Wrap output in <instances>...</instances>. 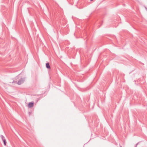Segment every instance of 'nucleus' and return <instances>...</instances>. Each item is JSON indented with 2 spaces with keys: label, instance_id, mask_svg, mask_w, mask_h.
I'll use <instances>...</instances> for the list:
<instances>
[{
  "label": "nucleus",
  "instance_id": "1",
  "mask_svg": "<svg viewBox=\"0 0 147 147\" xmlns=\"http://www.w3.org/2000/svg\"><path fill=\"white\" fill-rule=\"evenodd\" d=\"M25 78L24 77L23 78H21L20 79V80L17 82L16 80H14L12 82V83H15L18 84L19 85H20L22 84L25 81Z\"/></svg>",
  "mask_w": 147,
  "mask_h": 147
},
{
  "label": "nucleus",
  "instance_id": "2",
  "mask_svg": "<svg viewBox=\"0 0 147 147\" xmlns=\"http://www.w3.org/2000/svg\"><path fill=\"white\" fill-rule=\"evenodd\" d=\"M0 137L1 138L2 140L3 141V142L4 143V145L5 146H6V143H7V142H6V140L5 139V138L2 135H0Z\"/></svg>",
  "mask_w": 147,
  "mask_h": 147
},
{
  "label": "nucleus",
  "instance_id": "3",
  "mask_svg": "<svg viewBox=\"0 0 147 147\" xmlns=\"http://www.w3.org/2000/svg\"><path fill=\"white\" fill-rule=\"evenodd\" d=\"M34 103L33 102H29L28 104V107L29 108H30L33 107Z\"/></svg>",
  "mask_w": 147,
  "mask_h": 147
},
{
  "label": "nucleus",
  "instance_id": "4",
  "mask_svg": "<svg viewBox=\"0 0 147 147\" xmlns=\"http://www.w3.org/2000/svg\"><path fill=\"white\" fill-rule=\"evenodd\" d=\"M46 68L48 69H50V67L49 65V63H46Z\"/></svg>",
  "mask_w": 147,
  "mask_h": 147
},
{
  "label": "nucleus",
  "instance_id": "5",
  "mask_svg": "<svg viewBox=\"0 0 147 147\" xmlns=\"http://www.w3.org/2000/svg\"><path fill=\"white\" fill-rule=\"evenodd\" d=\"M20 75V74H19L18 75L16 78V79H18L19 78V75Z\"/></svg>",
  "mask_w": 147,
  "mask_h": 147
},
{
  "label": "nucleus",
  "instance_id": "6",
  "mask_svg": "<svg viewBox=\"0 0 147 147\" xmlns=\"http://www.w3.org/2000/svg\"><path fill=\"white\" fill-rule=\"evenodd\" d=\"M138 143H137V144H136V146L134 147H137V146L138 145Z\"/></svg>",
  "mask_w": 147,
  "mask_h": 147
},
{
  "label": "nucleus",
  "instance_id": "7",
  "mask_svg": "<svg viewBox=\"0 0 147 147\" xmlns=\"http://www.w3.org/2000/svg\"><path fill=\"white\" fill-rule=\"evenodd\" d=\"M120 147H122L121 146H120Z\"/></svg>",
  "mask_w": 147,
  "mask_h": 147
}]
</instances>
